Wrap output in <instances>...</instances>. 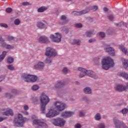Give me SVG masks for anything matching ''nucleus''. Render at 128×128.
Masks as SVG:
<instances>
[{"label": "nucleus", "instance_id": "dca6fc26", "mask_svg": "<svg viewBox=\"0 0 128 128\" xmlns=\"http://www.w3.org/2000/svg\"><path fill=\"white\" fill-rule=\"evenodd\" d=\"M38 42L40 44H48L50 40L46 36H41L38 39Z\"/></svg>", "mask_w": 128, "mask_h": 128}, {"label": "nucleus", "instance_id": "c85d7f7f", "mask_svg": "<svg viewBox=\"0 0 128 128\" xmlns=\"http://www.w3.org/2000/svg\"><path fill=\"white\" fill-rule=\"evenodd\" d=\"M7 52L6 51H4L2 54L0 56V62H2L4 60V58H6V56Z\"/></svg>", "mask_w": 128, "mask_h": 128}, {"label": "nucleus", "instance_id": "58836bf2", "mask_svg": "<svg viewBox=\"0 0 128 128\" xmlns=\"http://www.w3.org/2000/svg\"><path fill=\"white\" fill-rule=\"evenodd\" d=\"M128 109L126 108L122 109L120 111V112H122V114H128Z\"/></svg>", "mask_w": 128, "mask_h": 128}, {"label": "nucleus", "instance_id": "7ed1b4c3", "mask_svg": "<svg viewBox=\"0 0 128 128\" xmlns=\"http://www.w3.org/2000/svg\"><path fill=\"white\" fill-rule=\"evenodd\" d=\"M101 64H102V68L106 70H108L110 68H112L114 64V60L110 57L103 58L101 61Z\"/></svg>", "mask_w": 128, "mask_h": 128}, {"label": "nucleus", "instance_id": "f257e3e1", "mask_svg": "<svg viewBox=\"0 0 128 128\" xmlns=\"http://www.w3.org/2000/svg\"><path fill=\"white\" fill-rule=\"evenodd\" d=\"M40 110L42 114H46V106L50 102V98L44 94H42L40 97Z\"/></svg>", "mask_w": 128, "mask_h": 128}, {"label": "nucleus", "instance_id": "5fc2aeb1", "mask_svg": "<svg viewBox=\"0 0 128 128\" xmlns=\"http://www.w3.org/2000/svg\"><path fill=\"white\" fill-rule=\"evenodd\" d=\"M6 38L8 39V40H14V36H7Z\"/></svg>", "mask_w": 128, "mask_h": 128}, {"label": "nucleus", "instance_id": "9d476101", "mask_svg": "<svg viewBox=\"0 0 128 128\" xmlns=\"http://www.w3.org/2000/svg\"><path fill=\"white\" fill-rule=\"evenodd\" d=\"M33 124L37 126L38 128H48V126L46 124L42 122L40 120H33Z\"/></svg>", "mask_w": 128, "mask_h": 128}, {"label": "nucleus", "instance_id": "13d9d810", "mask_svg": "<svg viewBox=\"0 0 128 128\" xmlns=\"http://www.w3.org/2000/svg\"><path fill=\"white\" fill-rule=\"evenodd\" d=\"M12 94H18V90H16V89H13L12 90Z\"/></svg>", "mask_w": 128, "mask_h": 128}, {"label": "nucleus", "instance_id": "f8f14e48", "mask_svg": "<svg viewBox=\"0 0 128 128\" xmlns=\"http://www.w3.org/2000/svg\"><path fill=\"white\" fill-rule=\"evenodd\" d=\"M54 106L58 110H59V112H62L66 108V104L64 103L60 102H56L54 104Z\"/></svg>", "mask_w": 128, "mask_h": 128}, {"label": "nucleus", "instance_id": "f704fd0d", "mask_svg": "<svg viewBox=\"0 0 128 128\" xmlns=\"http://www.w3.org/2000/svg\"><path fill=\"white\" fill-rule=\"evenodd\" d=\"M115 26H120V27L125 26L126 27V24H124V22H120L119 23H116V24H115Z\"/></svg>", "mask_w": 128, "mask_h": 128}, {"label": "nucleus", "instance_id": "6e6d98bb", "mask_svg": "<svg viewBox=\"0 0 128 128\" xmlns=\"http://www.w3.org/2000/svg\"><path fill=\"white\" fill-rule=\"evenodd\" d=\"M62 20H66V16L64 15H62L61 16Z\"/></svg>", "mask_w": 128, "mask_h": 128}, {"label": "nucleus", "instance_id": "393cba45", "mask_svg": "<svg viewBox=\"0 0 128 128\" xmlns=\"http://www.w3.org/2000/svg\"><path fill=\"white\" fill-rule=\"evenodd\" d=\"M118 48L124 54H126V52H128V49H126L123 45H119Z\"/></svg>", "mask_w": 128, "mask_h": 128}, {"label": "nucleus", "instance_id": "6e6552de", "mask_svg": "<svg viewBox=\"0 0 128 128\" xmlns=\"http://www.w3.org/2000/svg\"><path fill=\"white\" fill-rule=\"evenodd\" d=\"M114 124L116 128H128V126L124 122L120 121L116 118H114Z\"/></svg>", "mask_w": 128, "mask_h": 128}, {"label": "nucleus", "instance_id": "ea45409f", "mask_svg": "<svg viewBox=\"0 0 128 128\" xmlns=\"http://www.w3.org/2000/svg\"><path fill=\"white\" fill-rule=\"evenodd\" d=\"M14 24L15 26H18V24H20V19L18 18L14 20Z\"/></svg>", "mask_w": 128, "mask_h": 128}, {"label": "nucleus", "instance_id": "f3484780", "mask_svg": "<svg viewBox=\"0 0 128 128\" xmlns=\"http://www.w3.org/2000/svg\"><path fill=\"white\" fill-rule=\"evenodd\" d=\"M74 112L66 111L64 112L62 114L61 116L64 118H70V116H74Z\"/></svg>", "mask_w": 128, "mask_h": 128}, {"label": "nucleus", "instance_id": "0eeeda50", "mask_svg": "<svg viewBox=\"0 0 128 128\" xmlns=\"http://www.w3.org/2000/svg\"><path fill=\"white\" fill-rule=\"evenodd\" d=\"M52 124L56 126H64L66 124V121L62 118H57L52 120Z\"/></svg>", "mask_w": 128, "mask_h": 128}, {"label": "nucleus", "instance_id": "49530a36", "mask_svg": "<svg viewBox=\"0 0 128 128\" xmlns=\"http://www.w3.org/2000/svg\"><path fill=\"white\" fill-rule=\"evenodd\" d=\"M82 100H84V102H89L90 99L86 96H84L82 98Z\"/></svg>", "mask_w": 128, "mask_h": 128}, {"label": "nucleus", "instance_id": "4d7b16f0", "mask_svg": "<svg viewBox=\"0 0 128 128\" xmlns=\"http://www.w3.org/2000/svg\"><path fill=\"white\" fill-rule=\"evenodd\" d=\"M96 42V40L94 38H91L88 40V42L90 44H92V42Z\"/></svg>", "mask_w": 128, "mask_h": 128}, {"label": "nucleus", "instance_id": "bf43d9fd", "mask_svg": "<svg viewBox=\"0 0 128 128\" xmlns=\"http://www.w3.org/2000/svg\"><path fill=\"white\" fill-rule=\"evenodd\" d=\"M22 6H28L30 4V3L28 2H23L22 3Z\"/></svg>", "mask_w": 128, "mask_h": 128}, {"label": "nucleus", "instance_id": "37998d69", "mask_svg": "<svg viewBox=\"0 0 128 128\" xmlns=\"http://www.w3.org/2000/svg\"><path fill=\"white\" fill-rule=\"evenodd\" d=\"M62 30H64V32H65L66 34H68V32H70L69 29L66 27H63Z\"/></svg>", "mask_w": 128, "mask_h": 128}, {"label": "nucleus", "instance_id": "680f3d73", "mask_svg": "<svg viewBox=\"0 0 128 128\" xmlns=\"http://www.w3.org/2000/svg\"><path fill=\"white\" fill-rule=\"evenodd\" d=\"M22 113H23L24 114L25 116H28V112H26V111L23 112Z\"/></svg>", "mask_w": 128, "mask_h": 128}, {"label": "nucleus", "instance_id": "9b49d317", "mask_svg": "<svg viewBox=\"0 0 128 128\" xmlns=\"http://www.w3.org/2000/svg\"><path fill=\"white\" fill-rule=\"evenodd\" d=\"M44 62L42 61H40L34 65V68L37 70H42L44 68Z\"/></svg>", "mask_w": 128, "mask_h": 128}, {"label": "nucleus", "instance_id": "a18cd8bd", "mask_svg": "<svg viewBox=\"0 0 128 128\" xmlns=\"http://www.w3.org/2000/svg\"><path fill=\"white\" fill-rule=\"evenodd\" d=\"M0 26L2 28H7L8 27V24H4V23H1L0 24Z\"/></svg>", "mask_w": 128, "mask_h": 128}, {"label": "nucleus", "instance_id": "e433bc0d", "mask_svg": "<svg viewBox=\"0 0 128 128\" xmlns=\"http://www.w3.org/2000/svg\"><path fill=\"white\" fill-rule=\"evenodd\" d=\"M85 114H86V112H84V110H82L80 111L79 116L80 118H82V116H84Z\"/></svg>", "mask_w": 128, "mask_h": 128}, {"label": "nucleus", "instance_id": "412c9836", "mask_svg": "<svg viewBox=\"0 0 128 128\" xmlns=\"http://www.w3.org/2000/svg\"><path fill=\"white\" fill-rule=\"evenodd\" d=\"M1 44L2 46H3V48H6V50H10V48H14L10 44H6L5 42H4Z\"/></svg>", "mask_w": 128, "mask_h": 128}, {"label": "nucleus", "instance_id": "b1692460", "mask_svg": "<svg viewBox=\"0 0 128 128\" xmlns=\"http://www.w3.org/2000/svg\"><path fill=\"white\" fill-rule=\"evenodd\" d=\"M84 92L86 94H92V89L90 87H86L84 88Z\"/></svg>", "mask_w": 128, "mask_h": 128}, {"label": "nucleus", "instance_id": "774afa93", "mask_svg": "<svg viewBox=\"0 0 128 128\" xmlns=\"http://www.w3.org/2000/svg\"><path fill=\"white\" fill-rule=\"evenodd\" d=\"M110 32V30H108L107 31V32L109 34H112V32Z\"/></svg>", "mask_w": 128, "mask_h": 128}, {"label": "nucleus", "instance_id": "2f4dec72", "mask_svg": "<svg viewBox=\"0 0 128 128\" xmlns=\"http://www.w3.org/2000/svg\"><path fill=\"white\" fill-rule=\"evenodd\" d=\"M14 58L12 56H10L7 59V62L8 64H12V62H14Z\"/></svg>", "mask_w": 128, "mask_h": 128}, {"label": "nucleus", "instance_id": "3c124183", "mask_svg": "<svg viewBox=\"0 0 128 128\" xmlns=\"http://www.w3.org/2000/svg\"><path fill=\"white\" fill-rule=\"evenodd\" d=\"M108 18L109 20H110V22H112L114 20V16L112 15H109L108 16Z\"/></svg>", "mask_w": 128, "mask_h": 128}, {"label": "nucleus", "instance_id": "09e8293b", "mask_svg": "<svg viewBox=\"0 0 128 128\" xmlns=\"http://www.w3.org/2000/svg\"><path fill=\"white\" fill-rule=\"evenodd\" d=\"M62 72L63 74H68V68L66 67L64 68L62 70Z\"/></svg>", "mask_w": 128, "mask_h": 128}, {"label": "nucleus", "instance_id": "4be33fe9", "mask_svg": "<svg viewBox=\"0 0 128 128\" xmlns=\"http://www.w3.org/2000/svg\"><path fill=\"white\" fill-rule=\"evenodd\" d=\"M3 116H14V112H12V110H9L5 112H3Z\"/></svg>", "mask_w": 128, "mask_h": 128}, {"label": "nucleus", "instance_id": "a211bd4d", "mask_svg": "<svg viewBox=\"0 0 128 128\" xmlns=\"http://www.w3.org/2000/svg\"><path fill=\"white\" fill-rule=\"evenodd\" d=\"M106 52H108L112 56H114V49L112 47H106L104 48Z\"/></svg>", "mask_w": 128, "mask_h": 128}, {"label": "nucleus", "instance_id": "603ef678", "mask_svg": "<svg viewBox=\"0 0 128 128\" xmlns=\"http://www.w3.org/2000/svg\"><path fill=\"white\" fill-rule=\"evenodd\" d=\"M6 42L3 38L2 35L0 34V44H2L3 42Z\"/></svg>", "mask_w": 128, "mask_h": 128}, {"label": "nucleus", "instance_id": "473e14b6", "mask_svg": "<svg viewBox=\"0 0 128 128\" xmlns=\"http://www.w3.org/2000/svg\"><path fill=\"white\" fill-rule=\"evenodd\" d=\"M100 56L96 58L94 60V62H95L96 64H100Z\"/></svg>", "mask_w": 128, "mask_h": 128}, {"label": "nucleus", "instance_id": "2eb2a0df", "mask_svg": "<svg viewBox=\"0 0 128 128\" xmlns=\"http://www.w3.org/2000/svg\"><path fill=\"white\" fill-rule=\"evenodd\" d=\"M57 114H58V112H56V110H49L48 114H46V117L50 118H54V116H56Z\"/></svg>", "mask_w": 128, "mask_h": 128}, {"label": "nucleus", "instance_id": "79ce46f5", "mask_svg": "<svg viewBox=\"0 0 128 128\" xmlns=\"http://www.w3.org/2000/svg\"><path fill=\"white\" fill-rule=\"evenodd\" d=\"M98 128H106V125H104V124L100 123L98 124Z\"/></svg>", "mask_w": 128, "mask_h": 128}, {"label": "nucleus", "instance_id": "4c0bfd02", "mask_svg": "<svg viewBox=\"0 0 128 128\" xmlns=\"http://www.w3.org/2000/svg\"><path fill=\"white\" fill-rule=\"evenodd\" d=\"M7 68L8 70H14V67L12 64H9L7 66Z\"/></svg>", "mask_w": 128, "mask_h": 128}, {"label": "nucleus", "instance_id": "cd10ccee", "mask_svg": "<svg viewBox=\"0 0 128 128\" xmlns=\"http://www.w3.org/2000/svg\"><path fill=\"white\" fill-rule=\"evenodd\" d=\"M86 34L87 38H92L94 34V31H87L86 32Z\"/></svg>", "mask_w": 128, "mask_h": 128}, {"label": "nucleus", "instance_id": "de8ad7c7", "mask_svg": "<svg viewBox=\"0 0 128 128\" xmlns=\"http://www.w3.org/2000/svg\"><path fill=\"white\" fill-rule=\"evenodd\" d=\"M5 96L6 98H12V96L10 93H6Z\"/></svg>", "mask_w": 128, "mask_h": 128}, {"label": "nucleus", "instance_id": "72a5a7b5", "mask_svg": "<svg viewBox=\"0 0 128 128\" xmlns=\"http://www.w3.org/2000/svg\"><path fill=\"white\" fill-rule=\"evenodd\" d=\"M52 60V58L51 57H47L46 58L45 62L46 64H51Z\"/></svg>", "mask_w": 128, "mask_h": 128}, {"label": "nucleus", "instance_id": "c9c22d12", "mask_svg": "<svg viewBox=\"0 0 128 128\" xmlns=\"http://www.w3.org/2000/svg\"><path fill=\"white\" fill-rule=\"evenodd\" d=\"M38 88H40V86L36 84H34L32 86V90H34V91L38 90Z\"/></svg>", "mask_w": 128, "mask_h": 128}, {"label": "nucleus", "instance_id": "ddd939ff", "mask_svg": "<svg viewBox=\"0 0 128 128\" xmlns=\"http://www.w3.org/2000/svg\"><path fill=\"white\" fill-rule=\"evenodd\" d=\"M88 12H90L88 9H86L80 12L74 11L72 12V16H82V14H88Z\"/></svg>", "mask_w": 128, "mask_h": 128}, {"label": "nucleus", "instance_id": "6ab92c4d", "mask_svg": "<svg viewBox=\"0 0 128 128\" xmlns=\"http://www.w3.org/2000/svg\"><path fill=\"white\" fill-rule=\"evenodd\" d=\"M64 86V82L58 81L57 84L54 85L56 88H60Z\"/></svg>", "mask_w": 128, "mask_h": 128}, {"label": "nucleus", "instance_id": "c756f323", "mask_svg": "<svg viewBox=\"0 0 128 128\" xmlns=\"http://www.w3.org/2000/svg\"><path fill=\"white\" fill-rule=\"evenodd\" d=\"M72 44H76V46L80 45V40H73L72 42Z\"/></svg>", "mask_w": 128, "mask_h": 128}, {"label": "nucleus", "instance_id": "4468645a", "mask_svg": "<svg viewBox=\"0 0 128 128\" xmlns=\"http://www.w3.org/2000/svg\"><path fill=\"white\" fill-rule=\"evenodd\" d=\"M126 88H128V86H124V85L122 84L117 85L115 87V90L116 92H122L126 90Z\"/></svg>", "mask_w": 128, "mask_h": 128}, {"label": "nucleus", "instance_id": "7c9ffc66", "mask_svg": "<svg viewBox=\"0 0 128 128\" xmlns=\"http://www.w3.org/2000/svg\"><path fill=\"white\" fill-rule=\"evenodd\" d=\"M128 60L124 59L123 61V68H128Z\"/></svg>", "mask_w": 128, "mask_h": 128}, {"label": "nucleus", "instance_id": "5701e85b", "mask_svg": "<svg viewBox=\"0 0 128 128\" xmlns=\"http://www.w3.org/2000/svg\"><path fill=\"white\" fill-rule=\"evenodd\" d=\"M48 8V7L42 6L38 9V12H46V10Z\"/></svg>", "mask_w": 128, "mask_h": 128}, {"label": "nucleus", "instance_id": "20e7f679", "mask_svg": "<svg viewBox=\"0 0 128 128\" xmlns=\"http://www.w3.org/2000/svg\"><path fill=\"white\" fill-rule=\"evenodd\" d=\"M22 78L26 82H36L38 80V76L36 75L30 74H22Z\"/></svg>", "mask_w": 128, "mask_h": 128}, {"label": "nucleus", "instance_id": "338daca9", "mask_svg": "<svg viewBox=\"0 0 128 128\" xmlns=\"http://www.w3.org/2000/svg\"><path fill=\"white\" fill-rule=\"evenodd\" d=\"M3 120H4V118H2V117H0V122H3Z\"/></svg>", "mask_w": 128, "mask_h": 128}, {"label": "nucleus", "instance_id": "1a4fd4ad", "mask_svg": "<svg viewBox=\"0 0 128 128\" xmlns=\"http://www.w3.org/2000/svg\"><path fill=\"white\" fill-rule=\"evenodd\" d=\"M55 36L51 34L50 38L51 39L53 42H60L62 41V35L59 32L55 33Z\"/></svg>", "mask_w": 128, "mask_h": 128}, {"label": "nucleus", "instance_id": "c03bdc74", "mask_svg": "<svg viewBox=\"0 0 128 128\" xmlns=\"http://www.w3.org/2000/svg\"><path fill=\"white\" fill-rule=\"evenodd\" d=\"M6 12L8 14H10V12H12V8H8L6 9Z\"/></svg>", "mask_w": 128, "mask_h": 128}, {"label": "nucleus", "instance_id": "0e129e2a", "mask_svg": "<svg viewBox=\"0 0 128 128\" xmlns=\"http://www.w3.org/2000/svg\"><path fill=\"white\" fill-rule=\"evenodd\" d=\"M98 6H93L92 10H98Z\"/></svg>", "mask_w": 128, "mask_h": 128}, {"label": "nucleus", "instance_id": "e2e57ef3", "mask_svg": "<svg viewBox=\"0 0 128 128\" xmlns=\"http://www.w3.org/2000/svg\"><path fill=\"white\" fill-rule=\"evenodd\" d=\"M4 80V76H0V82H2Z\"/></svg>", "mask_w": 128, "mask_h": 128}, {"label": "nucleus", "instance_id": "8fccbe9b", "mask_svg": "<svg viewBox=\"0 0 128 128\" xmlns=\"http://www.w3.org/2000/svg\"><path fill=\"white\" fill-rule=\"evenodd\" d=\"M99 36L101 38H104V36H106V33H104V32H100L99 33Z\"/></svg>", "mask_w": 128, "mask_h": 128}, {"label": "nucleus", "instance_id": "69168bd1", "mask_svg": "<svg viewBox=\"0 0 128 128\" xmlns=\"http://www.w3.org/2000/svg\"><path fill=\"white\" fill-rule=\"evenodd\" d=\"M103 10H104V12H108V9L107 8H106V7L104 8H103Z\"/></svg>", "mask_w": 128, "mask_h": 128}, {"label": "nucleus", "instance_id": "864d4df0", "mask_svg": "<svg viewBox=\"0 0 128 128\" xmlns=\"http://www.w3.org/2000/svg\"><path fill=\"white\" fill-rule=\"evenodd\" d=\"M74 128H82V125L78 123H77L74 125Z\"/></svg>", "mask_w": 128, "mask_h": 128}, {"label": "nucleus", "instance_id": "39448f33", "mask_svg": "<svg viewBox=\"0 0 128 128\" xmlns=\"http://www.w3.org/2000/svg\"><path fill=\"white\" fill-rule=\"evenodd\" d=\"M14 122L16 126H22L24 124V119L22 117V115L18 114V116L14 118Z\"/></svg>", "mask_w": 128, "mask_h": 128}, {"label": "nucleus", "instance_id": "052dcab7", "mask_svg": "<svg viewBox=\"0 0 128 128\" xmlns=\"http://www.w3.org/2000/svg\"><path fill=\"white\" fill-rule=\"evenodd\" d=\"M24 110H28V105H26L24 106Z\"/></svg>", "mask_w": 128, "mask_h": 128}, {"label": "nucleus", "instance_id": "a878e982", "mask_svg": "<svg viewBox=\"0 0 128 128\" xmlns=\"http://www.w3.org/2000/svg\"><path fill=\"white\" fill-rule=\"evenodd\" d=\"M118 76H122L126 80H128V74L126 72H118Z\"/></svg>", "mask_w": 128, "mask_h": 128}, {"label": "nucleus", "instance_id": "423d86ee", "mask_svg": "<svg viewBox=\"0 0 128 128\" xmlns=\"http://www.w3.org/2000/svg\"><path fill=\"white\" fill-rule=\"evenodd\" d=\"M57 54L56 50L54 48L50 47H47L46 48L45 55H46V56L54 58V56H56Z\"/></svg>", "mask_w": 128, "mask_h": 128}, {"label": "nucleus", "instance_id": "a19ab883", "mask_svg": "<svg viewBox=\"0 0 128 128\" xmlns=\"http://www.w3.org/2000/svg\"><path fill=\"white\" fill-rule=\"evenodd\" d=\"M75 27L76 28H82V24L80 23L76 24H75Z\"/></svg>", "mask_w": 128, "mask_h": 128}, {"label": "nucleus", "instance_id": "f03ea898", "mask_svg": "<svg viewBox=\"0 0 128 128\" xmlns=\"http://www.w3.org/2000/svg\"><path fill=\"white\" fill-rule=\"evenodd\" d=\"M78 70L80 72V78H84L86 75L88 76H90L92 78H94L95 80L98 78V76L92 70H86L85 68H78Z\"/></svg>", "mask_w": 128, "mask_h": 128}, {"label": "nucleus", "instance_id": "aec40b11", "mask_svg": "<svg viewBox=\"0 0 128 128\" xmlns=\"http://www.w3.org/2000/svg\"><path fill=\"white\" fill-rule=\"evenodd\" d=\"M36 26L38 28L40 29L44 28H46V24L40 22H38Z\"/></svg>", "mask_w": 128, "mask_h": 128}, {"label": "nucleus", "instance_id": "bb28decb", "mask_svg": "<svg viewBox=\"0 0 128 128\" xmlns=\"http://www.w3.org/2000/svg\"><path fill=\"white\" fill-rule=\"evenodd\" d=\"M94 118L95 120H97L98 122H99V120H102V116L100 115V113L96 114L94 116Z\"/></svg>", "mask_w": 128, "mask_h": 128}]
</instances>
